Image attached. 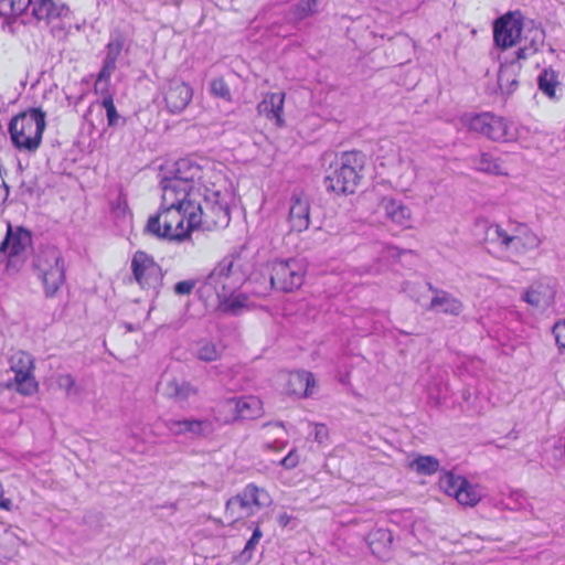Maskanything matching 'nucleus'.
I'll return each instance as SVG.
<instances>
[{
	"label": "nucleus",
	"mask_w": 565,
	"mask_h": 565,
	"mask_svg": "<svg viewBox=\"0 0 565 565\" xmlns=\"http://www.w3.org/2000/svg\"><path fill=\"white\" fill-rule=\"evenodd\" d=\"M366 164V156L361 151L352 150L340 154L324 152L321 157V166L326 172L337 177H360Z\"/></svg>",
	"instance_id": "9"
},
{
	"label": "nucleus",
	"mask_w": 565,
	"mask_h": 565,
	"mask_svg": "<svg viewBox=\"0 0 565 565\" xmlns=\"http://www.w3.org/2000/svg\"><path fill=\"white\" fill-rule=\"evenodd\" d=\"M328 438V429L324 425L318 424L315 427V439L318 443H323Z\"/></svg>",
	"instance_id": "49"
},
{
	"label": "nucleus",
	"mask_w": 565,
	"mask_h": 565,
	"mask_svg": "<svg viewBox=\"0 0 565 565\" xmlns=\"http://www.w3.org/2000/svg\"><path fill=\"white\" fill-rule=\"evenodd\" d=\"M211 92L216 97H221L223 99H231V90L223 78H214L211 82Z\"/></svg>",
	"instance_id": "44"
},
{
	"label": "nucleus",
	"mask_w": 565,
	"mask_h": 565,
	"mask_svg": "<svg viewBox=\"0 0 565 565\" xmlns=\"http://www.w3.org/2000/svg\"><path fill=\"white\" fill-rule=\"evenodd\" d=\"M126 328H127V330H128V331H134V327H132V324H130V323H127V324H126Z\"/></svg>",
	"instance_id": "56"
},
{
	"label": "nucleus",
	"mask_w": 565,
	"mask_h": 565,
	"mask_svg": "<svg viewBox=\"0 0 565 565\" xmlns=\"http://www.w3.org/2000/svg\"><path fill=\"white\" fill-rule=\"evenodd\" d=\"M316 381L313 374L307 371L291 372L287 382V391L298 397L312 395Z\"/></svg>",
	"instance_id": "26"
},
{
	"label": "nucleus",
	"mask_w": 565,
	"mask_h": 565,
	"mask_svg": "<svg viewBox=\"0 0 565 565\" xmlns=\"http://www.w3.org/2000/svg\"><path fill=\"white\" fill-rule=\"evenodd\" d=\"M393 544V534L387 529H376L369 534V545L374 555L386 556Z\"/></svg>",
	"instance_id": "31"
},
{
	"label": "nucleus",
	"mask_w": 565,
	"mask_h": 565,
	"mask_svg": "<svg viewBox=\"0 0 565 565\" xmlns=\"http://www.w3.org/2000/svg\"><path fill=\"white\" fill-rule=\"evenodd\" d=\"M104 96L102 106L106 110L107 124L109 127L118 126L119 122H124L125 120L119 116L113 96L109 94V86H107V93L102 94Z\"/></svg>",
	"instance_id": "40"
},
{
	"label": "nucleus",
	"mask_w": 565,
	"mask_h": 565,
	"mask_svg": "<svg viewBox=\"0 0 565 565\" xmlns=\"http://www.w3.org/2000/svg\"><path fill=\"white\" fill-rule=\"evenodd\" d=\"M32 14L38 20L52 21L63 19L70 14L68 7L58 0H34L32 1Z\"/></svg>",
	"instance_id": "24"
},
{
	"label": "nucleus",
	"mask_w": 565,
	"mask_h": 565,
	"mask_svg": "<svg viewBox=\"0 0 565 565\" xmlns=\"http://www.w3.org/2000/svg\"><path fill=\"white\" fill-rule=\"evenodd\" d=\"M235 264L236 258L232 255L217 263L199 287L200 297L209 300L215 296L218 299L235 292L244 280Z\"/></svg>",
	"instance_id": "4"
},
{
	"label": "nucleus",
	"mask_w": 565,
	"mask_h": 565,
	"mask_svg": "<svg viewBox=\"0 0 565 565\" xmlns=\"http://www.w3.org/2000/svg\"><path fill=\"white\" fill-rule=\"evenodd\" d=\"M12 507V502L9 498L4 497V488L0 482V509L10 511Z\"/></svg>",
	"instance_id": "50"
},
{
	"label": "nucleus",
	"mask_w": 565,
	"mask_h": 565,
	"mask_svg": "<svg viewBox=\"0 0 565 565\" xmlns=\"http://www.w3.org/2000/svg\"><path fill=\"white\" fill-rule=\"evenodd\" d=\"M522 34V25L519 20L511 17L500 18L493 30L494 42L502 49H508L516 44Z\"/></svg>",
	"instance_id": "19"
},
{
	"label": "nucleus",
	"mask_w": 565,
	"mask_h": 565,
	"mask_svg": "<svg viewBox=\"0 0 565 565\" xmlns=\"http://www.w3.org/2000/svg\"><path fill=\"white\" fill-rule=\"evenodd\" d=\"M218 309L232 316H238L244 310L249 309V298L245 294H231L224 298H218Z\"/></svg>",
	"instance_id": "32"
},
{
	"label": "nucleus",
	"mask_w": 565,
	"mask_h": 565,
	"mask_svg": "<svg viewBox=\"0 0 565 565\" xmlns=\"http://www.w3.org/2000/svg\"><path fill=\"white\" fill-rule=\"evenodd\" d=\"M540 238L523 224H513L509 252L522 254L540 245Z\"/></svg>",
	"instance_id": "23"
},
{
	"label": "nucleus",
	"mask_w": 565,
	"mask_h": 565,
	"mask_svg": "<svg viewBox=\"0 0 565 565\" xmlns=\"http://www.w3.org/2000/svg\"><path fill=\"white\" fill-rule=\"evenodd\" d=\"M145 565H166L162 561H159V559H150L147 564Z\"/></svg>",
	"instance_id": "54"
},
{
	"label": "nucleus",
	"mask_w": 565,
	"mask_h": 565,
	"mask_svg": "<svg viewBox=\"0 0 565 565\" xmlns=\"http://www.w3.org/2000/svg\"><path fill=\"white\" fill-rule=\"evenodd\" d=\"M9 195V185L6 183V179H0V203H4Z\"/></svg>",
	"instance_id": "51"
},
{
	"label": "nucleus",
	"mask_w": 565,
	"mask_h": 565,
	"mask_svg": "<svg viewBox=\"0 0 565 565\" xmlns=\"http://www.w3.org/2000/svg\"><path fill=\"white\" fill-rule=\"evenodd\" d=\"M267 447L268 448H275V450H280L285 447V443H275L274 445L273 444H267Z\"/></svg>",
	"instance_id": "53"
},
{
	"label": "nucleus",
	"mask_w": 565,
	"mask_h": 565,
	"mask_svg": "<svg viewBox=\"0 0 565 565\" xmlns=\"http://www.w3.org/2000/svg\"><path fill=\"white\" fill-rule=\"evenodd\" d=\"M56 383L60 388L65 390L67 395H71L75 388V379L71 374H60Z\"/></svg>",
	"instance_id": "46"
},
{
	"label": "nucleus",
	"mask_w": 565,
	"mask_h": 565,
	"mask_svg": "<svg viewBox=\"0 0 565 565\" xmlns=\"http://www.w3.org/2000/svg\"><path fill=\"white\" fill-rule=\"evenodd\" d=\"M11 370L14 372L17 391L23 395H32L38 391V383L33 376V356L19 351L11 356Z\"/></svg>",
	"instance_id": "14"
},
{
	"label": "nucleus",
	"mask_w": 565,
	"mask_h": 565,
	"mask_svg": "<svg viewBox=\"0 0 565 565\" xmlns=\"http://www.w3.org/2000/svg\"><path fill=\"white\" fill-rule=\"evenodd\" d=\"M214 162L203 157H186L177 161L166 160L154 169H159V177H196L198 174H210L213 171Z\"/></svg>",
	"instance_id": "10"
},
{
	"label": "nucleus",
	"mask_w": 565,
	"mask_h": 565,
	"mask_svg": "<svg viewBox=\"0 0 565 565\" xmlns=\"http://www.w3.org/2000/svg\"><path fill=\"white\" fill-rule=\"evenodd\" d=\"M290 228L296 232H303L310 225V204L302 192H294L290 199L289 209Z\"/></svg>",
	"instance_id": "20"
},
{
	"label": "nucleus",
	"mask_w": 565,
	"mask_h": 565,
	"mask_svg": "<svg viewBox=\"0 0 565 565\" xmlns=\"http://www.w3.org/2000/svg\"><path fill=\"white\" fill-rule=\"evenodd\" d=\"M162 93L166 107L171 114L182 113L193 96L192 87L180 78L169 79L164 84Z\"/></svg>",
	"instance_id": "15"
},
{
	"label": "nucleus",
	"mask_w": 565,
	"mask_h": 565,
	"mask_svg": "<svg viewBox=\"0 0 565 565\" xmlns=\"http://www.w3.org/2000/svg\"><path fill=\"white\" fill-rule=\"evenodd\" d=\"M30 6H32V0H0V13L2 15H20Z\"/></svg>",
	"instance_id": "38"
},
{
	"label": "nucleus",
	"mask_w": 565,
	"mask_h": 565,
	"mask_svg": "<svg viewBox=\"0 0 565 565\" xmlns=\"http://www.w3.org/2000/svg\"><path fill=\"white\" fill-rule=\"evenodd\" d=\"M19 188L21 195L25 199H36L40 196L36 179H22Z\"/></svg>",
	"instance_id": "43"
},
{
	"label": "nucleus",
	"mask_w": 565,
	"mask_h": 565,
	"mask_svg": "<svg viewBox=\"0 0 565 565\" xmlns=\"http://www.w3.org/2000/svg\"><path fill=\"white\" fill-rule=\"evenodd\" d=\"M33 267L43 284L45 296L54 297L65 282V262L62 252L55 246L41 248L34 258Z\"/></svg>",
	"instance_id": "5"
},
{
	"label": "nucleus",
	"mask_w": 565,
	"mask_h": 565,
	"mask_svg": "<svg viewBox=\"0 0 565 565\" xmlns=\"http://www.w3.org/2000/svg\"><path fill=\"white\" fill-rule=\"evenodd\" d=\"M270 503V495L264 488L248 483L242 492L227 500L225 515L232 522H235L253 515Z\"/></svg>",
	"instance_id": "6"
},
{
	"label": "nucleus",
	"mask_w": 565,
	"mask_h": 565,
	"mask_svg": "<svg viewBox=\"0 0 565 565\" xmlns=\"http://www.w3.org/2000/svg\"><path fill=\"white\" fill-rule=\"evenodd\" d=\"M188 194L190 230L213 231L225 228L230 224L228 203L220 190L210 189L205 185L191 186Z\"/></svg>",
	"instance_id": "1"
},
{
	"label": "nucleus",
	"mask_w": 565,
	"mask_h": 565,
	"mask_svg": "<svg viewBox=\"0 0 565 565\" xmlns=\"http://www.w3.org/2000/svg\"><path fill=\"white\" fill-rule=\"evenodd\" d=\"M131 270L141 288H158L162 282L161 267L142 250H137L131 259Z\"/></svg>",
	"instance_id": "12"
},
{
	"label": "nucleus",
	"mask_w": 565,
	"mask_h": 565,
	"mask_svg": "<svg viewBox=\"0 0 565 565\" xmlns=\"http://www.w3.org/2000/svg\"><path fill=\"white\" fill-rule=\"evenodd\" d=\"M196 285L195 280H182L174 285V292L179 296L190 295Z\"/></svg>",
	"instance_id": "47"
},
{
	"label": "nucleus",
	"mask_w": 565,
	"mask_h": 565,
	"mask_svg": "<svg viewBox=\"0 0 565 565\" xmlns=\"http://www.w3.org/2000/svg\"><path fill=\"white\" fill-rule=\"evenodd\" d=\"M227 404L234 408L237 419H255L263 414L262 402L255 396L232 398Z\"/></svg>",
	"instance_id": "27"
},
{
	"label": "nucleus",
	"mask_w": 565,
	"mask_h": 565,
	"mask_svg": "<svg viewBox=\"0 0 565 565\" xmlns=\"http://www.w3.org/2000/svg\"><path fill=\"white\" fill-rule=\"evenodd\" d=\"M189 194L188 190L182 199L172 202L169 206L153 216H150L146 226L147 232L159 238L170 241L185 239L192 230L189 228Z\"/></svg>",
	"instance_id": "2"
},
{
	"label": "nucleus",
	"mask_w": 565,
	"mask_h": 565,
	"mask_svg": "<svg viewBox=\"0 0 565 565\" xmlns=\"http://www.w3.org/2000/svg\"><path fill=\"white\" fill-rule=\"evenodd\" d=\"M429 291L434 294L428 310L441 312L445 315L459 316L463 309L462 302L448 291L441 290L427 284Z\"/></svg>",
	"instance_id": "21"
},
{
	"label": "nucleus",
	"mask_w": 565,
	"mask_h": 565,
	"mask_svg": "<svg viewBox=\"0 0 565 565\" xmlns=\"http://www.w3.org/2000/svg\"><path fill=\"white\" fill-rule=\"evenodd\" d=\"M307 273V266L302 259L287 258L275 259L269 264L270 285L282 292H292L299 289Z\"/></svg>",
	"instance_id": "7"
},
{
	"label": "nucleus",
	"mask_w": 565,
	"mask_h": 565,
	"mask_svg": "<svg viewBox=\"0 0 565 565\" xmlns=\"http://www.w3.org/2000/svg\"><path fill=\"white\" fill-rule=\"evenodd\" d=\"M30 243V232L23 228H18L17 232H13L11 224H9L6 237L0 243V264L9 258L19 256Z\"/></svg>",
	"instance_id": "18"
},
{
	"label": "nucleus",
	"mask_w": 565,
	"mask_h": 565,
	"mask_svg": "<svg viewBox=\"0 0 565 565\" xmlns=\"http://www.w3.org/2000/svg\"><path fill=\"white\" fill-rule=\"evenodd\" d=\"M323 186L337 195H350L358 189V179H323Z\"/></svg>",
	"instance_id": "34"
},
{
	"label": "nucleus",
	"mask_w": 565,
	"mask_h": 565,
	"mask_svg": "<svg viewBox=\"0 0 565 565\" xmlns=\"http://www.w3.org/2000/svg\"><path fill=\"white\" fill-rule=\"evenodd\" d=\"M289 519L290 518L287 514H281V515H279L278 522H279V524L286 526L289 522Z\"/></svg>",
	"instance_id": "52"
},
{
	"label": "nucleus",
	"mask_w": 565,
	"mask_h": 565,
	"mask_svg": "<svg viewBox=\"0 0 565 565\" xmlns=\"http://www.w3.org/2000/svg\"><path fill=\"white\" fill-rule=\"evenodd\" d=\"M164 394L178 402H184L198 394V390L188 382L171 380L166 384Z\"/></svg>",
	"instance_id": "33"
},
{
	"label": "nucleus",
	"mask_w": 565,
	"mask_h": 565,
	"mask_svg": "<svg viewBox=\"0 0 565 565\" xmlns=\"http://www.w3.org/2000/svg\"><path fill=\"white\" fill-rule=\"evenodd\" d=\"M540 90L548 96L555 98L556 88L561 85L558 73L553 68H545L541 72L537 78Z\"/></svg>",
	"instance_id": "35"
},
{
	"label": "nucleus",
	"mask_w": 565,
	"mask_h": 565,
	"mask_svg": "<svg viewBox=\"0 0 565 565\" xmlns=\"http://www.w3.org/2000/svg\"><path fill=\"white\" fill-rule=\"evenodd\" d=\"M262 536H263L262 530L259 529V526H256L255 530L253 531L250 539L247 541L244 550L241 553V558L243 562H248L252 559L253 552H254L256 545L259 543V540L262 539Z\"/></svg>",
	"instance_id": "42"
},
{
	"label": "nucleus",
	"mask_w": 565,
	"mask_h": 565,
	"mask_svg": "<svg viewBox=\"0 0 565 565\" xmlns=\"http://www.w3.org/2000/svg\"><path fill=\"white\" fill-rule=\"evenodd\" d=\"M284 468L286 469H294L299 463V455L297 454L296 449H291L287 456H285L280 462Z\"/></svg>",
	"instance_id": "48"
},
{
	"label": "nucleus",
	"mask_w": 565,
	"mask_h": 565,
	"mask_svg": "<svg viewBox=\"0 0 565 565\" xmlns=\"http://www.w3.org/2000/svg\"><path fill=\"white\" fill-rule=\"evenodd\" d=\"M409 468L419 475L430 476L439 469V461L433 456H417L409 462Z\"/></svg>",
	"instance_id": "36"
},
{
	"label": "nucleus",
	"mask_w": 565,
	"mask_h": 565,
	"mask_svg": "<svg viewBox=\"0 0 565 565\" xmlns=\"http://www.w3.org/2000/svg\"><path fill=\"white\" fill-rule=\"evenodd\" d=\"M555 294V280L545 277L531 284L523 292L522 300L537 310H545L554 302Z\"/></svg>",
	"instance_id": "16"
},
{
	"label": "nucleus",
	"mask_w": 565,
	"mask_h": 565,
	"mask_svg": "<svg viewBox=\"0 0 565 565\" xmlns=\"http://www.w3.org/2000/svg\"><path fill=\"white\" fill-rule=\"evenodd\" d=\"M126 209L127 204H126V201L122 200L121 196L118 198V207H122Z\"/></svg>",
	"instance_id": "55"
},
{
	"label": "nucleus",
	"mask_w": 565,
	"mask_h": 565,
	"mask_svg": "<svg viewBox=\"0 0 565 565\" xmlns=\"http://www.w3.org/2000/svg\"><path fill=\"white\" fill-rule=\"evenodd\" d=\"M439 487L446 494L454 497L462 505L473 507L481 499V493L476 486L452 472H445L440 476Z\"/></svg>",
	"instance_id": "11"
},
{
	"label": "nucleus",
	"mask_w": 565,
	"mask_h": 565,
	"mask_svg": "<svg viewBox=\"0 0 565 565\" xmlns=\"http://www.w3.org/2000/svg\"><path fill=\"white\" fill-rule=\"evenodd\" d=\"M477 228L482 231L483 241L486 244L498 247L501 250L509 252L511 242V228L504 230L498 224H489L487 222L478 223Z\"/></svg>",
	"instance_id": "25"
},
{
	"label": "nucleus",
	"mask_w": 565,
	"mask_h": 565,
	"mask_svg": "<svg viewBox=\"0 0 565 565\" xmlns=\"http://www.w3.org/2000/svg\"><path fill=\"white\" fill-rule=\"evenodd\" d=\"M285 95L274 93L266 96L257 106L258 113L268 119H276L278 126H281L284 119L281 117L284 110Z\"/></svg>",
	"instance_id": "28"
},
{
	"label": "nucleus",
	"mask_w": 565,
	"mask_h": 565,
	"mask_svg": "<svg viewBox=\"0 0 565 565\" xmlns=\"http://www.w3.org/2000/svg\"><path fill=\"white\" fill-rule=\"evenodd\" d=\"M318 0H299L291 8V17L296 21H302L318 13Z\"/></svg>",
	"instance_id": "37"
},
{
	"label": "nucleus",
	"mask_w": 565,
	"mask_h": 565,
	"mask_svg": "<svg viewBox=\"0 0 565 565\" xmlns=\"http://www.w3.org/2000/svg\"><path fill=\"white\" fill-rule=\"evenodd\" d=\"M124 45L125 36L119 31L113 32L110 34V40L106 45V55L103 62V67L99 71L94 85L96 93H107V86H109L110 77L116 70L117 60Z\"/></svg>",
	"instance_id": "13"
},
{
	"label": "nucleus",
	"mask_w": 565,
	"mask_h": 565,
	"mask_svg": "<svg viewBox=\"0 0 565 565\" xmlns=\"http://www.w3.org/2000/svg\"><path fill=\"white\" fill-rule=\"evenodd\" d=\"M545 33L544 30L536 25H531L525 30L522 29L519 42L521 46L516 51V60H525L536 53L544 44Z\"/></svg>",
	"instance_id": "22"
},
{
	"label": "nucleus",
	"mask_w": 565,
	"mask_h": 565,
	"mask_svg": "<svg viewBox=\"0 0 565 565\" xmlns=\"http://www.w3.org/2000/svg\"><path fill=\"white\" fill-rule=\"evenodd\" d=\"M476 169L481 173H489L495 175H508L507 172L501 171L500 166L488 153H482L478 159Z\"/></svg>",
	"instance_id": "41"
},
{
	"label": "nucleus",
	"mask_w": 565,
	"mask_h": 565,
	"mask_svg": "<svg viewBox=\"0 0 565 565\" xmlns=\"http://www.w3.org/2000/svg\"><path fill=\"white\" fill-rule=\"evenodd\" d=\"M195 354L201 361L213 362L220 358L221 350L210 341H200L196 344Z\"/></svg>",
	"instance_id": "39"
},
{
	"label": "nucleus",
	"mask_w": 565,
	"mask_h": 565,
	"mask_svg": "<svg viewBox=\"0 0 565 565\" xmlns=\"http://www.w3.org/2000/svg\"><path fill=\"white\" fill-rule=\"evenodd\" d=\"M469 129L486 136L494 141H512L516 138L513 124L503 117L491 113L472 116L469 119Z\"/></svg>",
	"instance_id": "8"
},
{
	"label": "nucleus",
	"mask_w": 565,
	"mask_h": 565,
	"mask_svg": "<svg viewBox=\"0 0 565 565\" xmlns=\"http://www.w3.org/2000/svg\"><path fill=\"white\" fill-rule=\"evenodd\" d=\"M164 427L174 436L205 437L213 430L212 423L207 419L183 418L167 419Z\"/></svg>",
	"instance_id": "17"
},
{
	"label": "nucleus",
	"mask_w": 565,
	"mask_h": 565,
	"mask_svg": "<svg viewBox=\"0 0 565 565\" xmlns=\"http://www.w3.org/2000/svg\"><path fill=\"white\" fill-rule=\"evenodd\" d=\"M382 206L385 216L393 223L406 228L411 227V210L407 206L392 199H384Z\"/></svg>",
	"instance_id": "29"
},
{
	"label": "nucleus",
	"mask_w": 565,
	"mask_h": 565,
	"mask_svg": "<svg viewBox=\"0 0 565 565\" xmlns=\"http://www.w3.org/2000/svg\"><path fill=\"white\" fill-rule=\"evenodd\" d=\"M516 58L510 61L505 60L499 70L498 86L503 94L509 95L513 93L518 86L516 70H519L520 66L516 65Z\"/></svg>",
	"instance_id": "30"
},
{
	"label": "nucleus",
	"mask_w": 565,
	"mask_h": 565,
	"mask_svg": "<svg viewBox=\"0 0 565 565\" xmlns=\"http://www.w3.org/2000/svg\"><path fill=\"white\" fill-rule=\"evenodd\" d=\"M45 117L41 108H29L15 115L9 122L13 145L20 150L35 151L46 127Z\"/></svg>",
	"instance_id": "3"
},
{
	"label": "nucleus",
	"mask_w": 565,
	"mask_h": 565,
	"mask_svg": "<svg viewBox=\"0 0 565 565\" xmlns=\"http://www.w3.org/2000/svg\"><path fill=\"white\" fill-rule=\"evenodd\" d=\"M552 332L561 354H565V319L554 324Z\"/></svg>",
	"instance_id": "45"
}]
</instances>
